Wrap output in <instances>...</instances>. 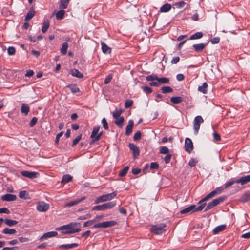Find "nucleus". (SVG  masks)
Segmentation results:
<instances>
[{"label":"nucleus","instance_id":"obj_11","mask_svg":"<svg viewBox=\"0 0 250 250\" xmlns=\"http://www.w3.org/2000/svg\"><path fill=\"white\" fill-rule=\"evenodd\" d=\"M193 148V145L192 142L189 138H186L185 141V150L190 153Z\"/></svg>","mask_w":250,"mask_h":250},{"label":"nucleus","instance_id":"obj_27","mask_svg":"<svg viewBox=\"0 0 250 250\" xmlns=\"http://www.w3.org/2000/svg\"><path fill=\"white\" fill-rule=\"evenodd\" d=\"M208 84L206 82L204 83L202 85L199 86L198 88V90L203 94L207 93Z\"/></svg>","mask_w":250,"mask_h":250},{"label":"nucleus","instance_id":"obj_16","mask_svg":"<svg viewBox=\"0 0 250 250\" xmlns=\"http://www.w3.org/2000/svg\"><path fill=\"white\" fill-rule=\"evenodd\" d=\"M133 125H134L133 121L132 120H130L128 121V124L126 127L125 134L127 136H129L131 134V133L132 132V128H133Z\"/></svg>","mask_w":250,"mask_h":250},{"label":"nucleus","instance_id":"obj_24","mask_svg":"<svg viewBox=\"0 0 250 250\" xmlns=\"http://www.w3.org/2000/svg\"><path fill=\"white\" fill-rule=\"evenodd\" d=\"M102 49L103 53L105 54H109L111 52V49L108 47L105 43L102 42Z\"/></svg>","mask_w":250,"mask_h":250},{"label":"nucleus","instance_id":"obj_22","mask_svg":"<svg viewBox=\"0 0 250 250\" xmlns=\"http://www.w3.org/2000/svg\"><path fill=\"white\" fill-rule=\"evenodd\" d=\"M35 12L32 7L30 9L25 18V21H28L31 20L35 15Z\"/></svg>","mask_w":250,"mask_h":250},{"label":"nucleus","instance_id":"obj_31","mask_svg":"<svg viewBox=\"0 0 250 250\" xmlns=\"http://www.w3.org/2000/svg\"><path fill=\"white\" fill-rule=\"evenodd\" d=\"M203 36V34L201 32H196L195 34L192 35L190 38L189 40H196L201 38Z\"/></svg>","mask_w":250,"mask_h":250},{"label":"nucleus","instance_id":"obj_6","mask_svg":"<svg viewBox=\"0 0 250 250\" xmlns=\"http://www.w3.org/2000/svg\"><path fill=\"white\" fill-rule=\"evenodd\" d=\"M100 128V127L99 126H95L93 128V131L90 135V138L93 142L99 140L103 134L102 131L99 132Z\"/></svg>","mask_w":250,"mask_h":250},{"label":"nucleus","instance_id":"obj_62","mask_svg":"<svg viewBox=\"0 0 250 250\" xmlns=\"http://www.w3.org/2000/svg\"><path fill=\"white\" fill-rule=\"evenodd\" d=\"M95 222V220H91L88 221H86L83 224V227H87L91 225Z\"/></svg>","mask_w":250,"mask_h":250},{"label":"nucleus","instance_id":"obj_2","mask_svg":"<svg viewBox=\"0 0 250 250\" xmlns=\"http://www.w3.org/2000/svg\"><path fill=\"white\" fill-rule=\"evenodd\" d=\"M117 195V192L114 191L111 193L104 194L98 197L94 202L95 204L110 201L114 198Z\"/></svg>","mask_w":250,"mask_h":250},{"label":"nucleus","instance_id":"obj_58","mask_svg":"<svg viewBox=\"0 0 250 250\" xmlns=\"http://www.w3.org/2000/svg\"><path fill=\"white\" fill-rule=\"evenodd\" d=\"M142 89L146 93H150L152 92V88L148 86H143L142 87Z\"/></svg>","mask_w":250,"mask_h":250},{"label":"nucleus","instance_id":"obj_45","mask_svg":"<svg viewBox=\"0 0 250 250\" xmlns=\"http://www.w3.org/2000/svg\"><path fill=\"white\" fill-rule=\"evenodd\" d=\"M206 206L207 205H206V203L202 204L201 205H200L198 207H197L195 205L194 212L200 211L202 210L204 208H206Z\"/></svg>","mask_w":250,"mask_h":250},{"label":"nucleus","instance_id":"obj_5","mask_svg":"<svg viewBox=\"0 0 250 250\" xmlns=\"http://www.w3.org/2000/svg\"><path fill=\"white\" fill-rule=\"evenodd\" d=\"M225 199V197L221 196L209 202L206 206L205 211H208L222 202Z\"/></svg>","mask_w":250,"mask_h":250},{"label":"nucleus","instance_id":"obj_51","mask_svg":"<svg viewBox=\"0 0 250 250\" xmlns=\"http://www.w3.org/2000/svg\"><path fill=\"white\" fill-rule=\"evenodd\" d=\"M234 183H236V180H232V181H230L229 182H227L225 184L224 188H227L231 186H232Z\"/></svg>","mask_w":250,"mask_h":250},{"label":"nucleus","instance_id":"obj_15","mask_svg":"<svg viewBox=\"0 0 250 250\" xmlns=\"http://www.w3.org/2000/svg\"><path fill=\"white\" fill-rule=\"evenodd\" d=\"M129 147L132 150L134 157H136L139 155V148L136 145L130 143L129 144Z\"/></svg>","mask_w":250,"mask_h":250},{"label":"nucleus","instance_id":"obj_38","mask_svg":"<svg viewBox=\"0 0 250 250\" xmlns=\"http://www.w3.org/2000/svg\"><path fill=\"white\" fill-rule=\"evenodd\" d=\"M104 228H108L110 227L113 226L117 224V222L115 221H105L103 222Z\"/></svg>","mask_w":250,"mask_h":250},{"label":"nucleus","instance_id":"obj_49","mask_svg":"<svg viewBox=\"0 0 250 250\" xmlns=\"http://www.w3.org/2000/svg\"><path fill=\"white\" fill-rule=\"evenodd\" d=\"M141 138V132L140 131H138L135 133L133 136L134 141L139 140Z\"/></svg>","mask_w":250,"mask_h":250},{"label":"nucleus","instance_id":"obj_55","mask_svg":"<svg viewBox=\"0 0 250 250\" xmlns=\"http://www.w3.org/2000/svg\"><path fill=\"white\" fill-rule=\"evenodd\" d=\"M113 78L112 74L108 75L105 79L104 83L105 84H108L111 81Z\"/></svg>","mask_w":250,"mask_h":250},{"label":"nucleus","instance_id":"obj_25","mask_svg":"<svg viewBox=\"0 0 250 250\" xmlns=\"http://www.w3.org/2000/svg\"><path fill=\"white\" fill-rule=\"evenodd\" d=\"M226 226L225 225L218 226L215 227L213 229V232L214 234H217L219 232L225 230L226 229Z\"/></svg>","mask_w":250,"mask_h":250},{"label":"nucleus","instance_id":"obj_4","mask_svg":"<svg viewBox=\"0 0 250 250\" xmlns=\"http://www.w3.org/2000/svg\"><path fill=\"white\" fill-rule=\"evenodd\" d=\"M224 188L223 187H219L216 188L215 190L210 192L208 194L206 197L201 199L199 202L198 204H202L203 202L208 200L211 198L214 197L216 194L221 193Z\"/></svg>","mask_w":250,"mask_h":250},{"label":"nucleus","instance_id":"obj_40","mask_svg":"<svg viewBox=\"0 0 250 250\" xmlns=\"http://www.w3.org/2000/svg\"><path fill=\"white\" fill-rule=\"evenodd\" d=\"M161 90L163 93H167L172 92L173 89L168 86H165L161 88Z\"/></svg>","mask_w":250,"mask_h":250},{"label":"nucleus","instance_id":"obj_7","mask_svg":"<svg viewBox=\"0 0 250 250\" xmlns=\"http://www.w3.org/2000/svg\"><path fill=\"white\" fill-rule=\"evenodd\" d=\"M165 227V224L163 223L153 226L151 228V231L156 235L162 234L165 231L164 228Z\"/></svg>","mask_w":250,"mask_h":250},{"label":"nucleus","instance_id":"obj_48","mask_svg":"<svg viewBox=\"0 0 250 250\" xmlns=\"http://www.w3.org/2000/svg\"><path fill=\"white\" fill-rule=\"evenodd\" d=\"M67 87L70 88L72 92L73 93H75L79 91V88L75 85H69Z\"/></svg>","mask_w":250,"mask_h":250},{"label":"nucleus","instance_id":"obj_21","mask_svg":"<svg viewBox=\"0 0 250 250\" xmlns=\"http://www.w3.org/2000/svg\"><path fill=\"white\" fill-rule=\"evenodd\" d=\"M29 110L30 107L29 105L26 104L22 103L21 107V113L25 115H27L28 114Z\"/></svg>","mask_w":250,"mask_h":250},{"label":"nucleus","instance_id":"obj_26","mask_svg":"<svg viewBox=\"0 0 250 250\" xmlns=\"http://www.w3.org/2000/svg\"><path fill=\"white\" fill-rule=\"evenodd\" d=\"M2 232L5 234H14L16 233V230L14 229H10L8 228H5L4 229Z\"/></svg>","mask_w":250,"mask_h":250},{"label":"nucleus","instance_id":"obj_59","mask_svg":"<svg viewBox=\"0 0 250 250\" xmlns=\"http://www.w3.org/2000/svg\"><path fill=\"white\" fill-rule=\"evenodd\" d=\"M185 2L184 1H180L178 2H176L174 4V5L178 8H182L184 7V6L185 5Z\"/></svg>","mask_w":250,"mask_h":250},{"label":"nucleus","instance_id":"obj_1","mask_svg":"<svg viewBox=\"0 0 250 250\" xmlns=\"http://www.w3.org/2000/svg\"><path fill=\"white\" fill-rule=\"evenodd\" d=\"M80 224L78 223L72 222L69 224L63 225L60 227L56 228L57 230H63V234H73L80 232L81 229L77 227Z\"/></svg>","mask_w":250,"mask_h":250},{"label":"nucleus","instance_id":"obj_34","mask_svg":"<svg viewBox=\"0 0 250 250\" xmlns=\"http://www.w3.org/2000/svg\"><path fill=\"white\" fill-rule=\"evenodd\" d=\"M64 14L65 11L63 10L58 11L56 14V18L57 20H60L62 19L63 18Z\"/></svg>","mask_w":250,"mask_h":250},{"label":"nucleus","instance_id":"obj_12","mask_svg":"<svg viewBox=\"0 0 250 250\" xmlns=\"http://www.w3.org/2000/svg\"><path fill=\"white\" fill-rule=\"evenodd\" d=\"M17 196L14 194H6L1 197V199L5 201H13L16 200Z\"/></svg>","mask_w":250,"mask_h":250},{"label":"nucleus","instance_id":"obj_28","mask_svg":"<svg viewBox=\"0 0 250 250\" xmlns=\"http://www.w3.org/2000/svg\"><path fill=\"white\" fill-rule=\"evenodd\" d=\"M116 121H115V124L119 127L122 128L123 126V123L125 121V119L123 117H119L117 119H116Z\"/></svg>","mask_w":250,"mask_h":250},{"label":"nucleus","instance_id":"obj_64","mask_svg":"<svg viewBox=\"0 0 250 250\" xmlns=\"http://www.w3.org/2000/svg\"><path fill=\"white\" fill-rule=\"evenodd\" d=\"M159 167L158 164L156 162H152L150 164V168L151 169H156Z\"/></svg>","mask_w":250,"mask_h":250},{"label":"nucleus","instance_id":"obj_46","mask_svg":"<svg viewBox=\"0 0 250 250\" xmlns=\"http://www.w3.org/2000/svg\"><path fill=\"white\" fill-rule=\"evenodd\" d=\"M19 197L21 198L26 199L28 198V194L26 191H21L19 193Z\"/></svg>","mask_w":250,"mask_h":250},{"label":"nucleus","instance_id":"obj_20","mask_svg":"<svg viewBox=\"0 0 250 250\" xmlns=\"http://www.w3.org/2000/svg\"><path fill=\"white\" fill-rule=\"evenodd\" d=\"M79 244L78 243H72L68 244H63L60 245L59 247L62 249H71L78 247Z\"/></svg>","mask_w":250,"mask_h":250},{"label":"nucleus","instance_id":"obj_52","mask_svg":"<svg viewBox=\"0 0 250 250\" xmlns=\"http://www.w3.org/2000/svg\"><path fill=\"white\" fill-rule=\"evenodd\" d=\"M102 123L103 124V127L105 129V130H108V123L106 121V120L105 118H104L102 119Z\"/></svg>","mask_w":250,"mask_h":250},{"label":"nucleus","instance_id":"obj_23","mask_svg":"<svg viewBox=\"0 0 250 250\" xmlns=\"http://www.w3.org/2000/svg\"><path fill=\"white\" fill-rule=\"evenodd\" d=\"M84 199H85V197H84L81 199L69 202L67 203V204H66L65 207H72V206L76 205V204L79 203L80 202H81L82 201H83Z\"/></svg>","mask_w":250,"mask_h":250},{"label":"nucleus","instance_id":"obj_30","mask_svg":"<svg viewBox=\"0 0 250 250\" xmlns=\"http://www.w3.org/2000/svg\"><path fill=\"white\" fill-rule=\"evenodd\" d=\"M171 8V6L169 3L164 4L160 8V11L162 12H167Z\"/></svg>","mask_w":250,"mask_h":250},{"label":"nucleus","instance_id":"obj_57","mask_svg":"<svg viewBox=\"0 0 250 250\" xmlns=\"http://www.w3.org/2000/svg\"><path fill=\"white\" fill-rule=\"evenodd\" d=\"M91 215L90 213H87L84 215L81 216L78 218V220H86L91 217Z\"/></svg>","mask_w":250,"mask_h":250},{"label":"nucleus","instance_id":"obj_8","mask_svg":"<svg viewBox=\"0 0 250 250\" xmlns=\"http://www.w3.org/2000/svg\"><path fill=\"white\" fill-rule=\"evenodd\" d=\"M204 120L201 116H196L194 120L193 128L195 134H197L199 131L200 124L203 123Z\"/></svg>","mask_w":250,"mask_h":250},{"label":"nucleus","instance_id":"obj_39","mask_svg":"<svg viewBox=\"0 0 250 250\" xmlns=\"http://www.w3.org/2000/svg\"><path fill=\"white\" fill-rule=\"evenodd\" d=\"M49 27V23L48 21H44L43 26L42 27V31L43 33H45Z\"/></svg>","mask_w":250,"mask_h":250},{"label":"nucleus","instance_id":"obj_50","mask_svg":"<svg viewBox=\"0 0 250 250\" xmlns=\"http://www.w3.org/2000/svg\"><path fill=\"white\" fill-rule=\"evenodd\" d=\"M82 134H80L79 135H78L73 141V143H72V146H76L78 143V142H79V141L82 138Z\"/></svg>","mask_w":250,"mask_h":250},{"label":"nucleus","instance_id":"obj_32","mask_svg":"<svg viewBox=\"0 0 250 250\" xmlns=\"http://www.w3.org/2000/svg\"><path fill=\"white\" fill-rule=\"evenodd\" d=\"M4 221L6 225L10 227L15 226L18 223L17 221L9 219H5Z\"/></svg>","mask_w":250,"mask_h":250},{"label":"nucleus","instance_id":"obj_61","mask_svg":"<svg viewBox=\"0 0 250 250\" xmlns=\"http://www.w3.org/2000/svg\"><path fill=\"white\" fill-rule=\"evenodd\" d=\"M63 132L62 131V132H60L59 133H58L56 135V139H55V143L56 144H58L60 137H62L63 135Z\"/></svg>","mask_w":250,"mask_h":250},{"label":"nucleus","instance_id":"obj_63","mask_svg":"<svg viewBox=\"0 0 250 250\" xmlns=\"http://www.w3.org/2000/svg\"><path fill=\"white\" fill-rule=\"evenodd\" d=\"M213 139L215 141H218L220 140L221 137H220V135L219 134H218L216 132H214L213 133Z\"/></svg>","mask_w":250,"mask_h":250},{"label":"nucleus","instance_id":"obj_19","mask_svg":"<svg viewBox=\"0 0 250 250\" xmlns=\"http://www.w3.org/2000/svg\"><path fill=\"white\" fill-rule=\"evenodd\" d=\"M70 74L78 78H82L83 77V74L81 73L78 70L76 69H73L70 70Z\"/></svg>","mask_w":250,"mask_h":250},{"label":"nucleus","instance_id":"obj_3","mask_svg":"<svg viewBox=\"0 0 250 250\" xmlns=\"http://www.w3.org/2000/svg\"><path fill=\"white\" fill-rule=\"evenodd\" d=\"M116 205V203L115 201H111L109 202L106 203L105 204L97 205L94 206L92 208L93 210H104L107 209H110L114 207H115Z\"/></svg>","mask_w":250,"mask_h":250},{"label":"nucleus","instance_id":"obj_54","mask_svg":"<svg viewBox=\"0 0 250 250\" xmlns=\"http://www.w3.org/2000/svg\"><path fill=\"white\" fill-rule=\"evenodd\" d=\"M133 104V101L131 100H126L125 104V108L130 107Z\"/></svg>","mask_w":250,"mask_h":250},{"label":"nucleus","instance_id":"obj_43","mask_svg":"<svg viewBox=\"0 0 250 250\" xmlns=\"http://www.w3.org/2000/svg\"><path fill=\"white\" fill-rule=\"evenodd\" d=\"M129 169V167L128 166L125 167L120 172L119 175L121 177L125 176L128 172Z\"/></svg>","mask_w":250,"mask_h":250},{"label":"nucleus","instance_id":"obj_29","mask_svg":"<svg viewBox=\"0 0 250 250\" xmlns=\"http://www.w3.org/2000/svg\"><path fill=\"white\" fill-rule=\"evenodd\" d=\"M72 177L69 175L66 174L63 176L62 179V180L61 183L62 184H66L72 180Z\"/></svg>","mask_w":250,"mask_h":250},{"label":"nucleus","instance_id":"obj_10","mask_svg":"<svg viewBox=\"0 0 250 250\" xmlns=\"http://www.w3.org/2000/svg\"><path fill=\"white\" fill-rule=\"evenodd\" d=\"M37 209L39 212H45L49 208V205L44 202H39L37 204Z\"/></svg>","mask_w":250,"mask_h":250},{"label":"nucleus","instance_id":"obj_33","mask_svg":"<svg viewBox=\"0 0 250 250\" xmlns=\"http://www.w3.org/2000/svg\"><path fill=\"white\" fill-rule=\"evenodd\" d=\"M182 100L183 98L180 96L172 97L170 98V101L174 104L180 103Z\"/></svg>","mask_w":250,"mask_h":250},{"label":"nucleus","instance_id":"obj_18","mask_svg":"<svg viewBox=\"0 0 250 250\" xmlns=\"http://www.w3.org/2000/svg\"><path fill=\"white\" fill-rule=\"evenodd\" d=\"M206 46V44L201 43L193 45V47L195 51L201 52L204 50Z\"/></svg>","mask_w":250,"mask_h":250},{"label":"nucleus","instance_id":"obj_47","mask_svg":"<svg viewBox=\"0 0 250 250\" xmlns=\"http://www.w3.org/2000/svg\"><path fill=\"white\" fill-rule=\"evenodd\" d=\"M158 77L156 75H151L146 77V80L148 81H157Z\"/></svg>","mask_w":250,"mask_h":250},{"label":"nucleus","instance_id":"obj_42","mask_svg":"<svg viewBox=\"0 0 250 250\" xmlns=\"http://www.w3.org/2000/svg\"><path fill=\"white\" fill-rule=\"evenodd\" d=\"M160 153L163 154H167L170 153L169 149L165 146L160 147Z\"/></svg>","mask_w":250,"mask_h":250},{"label":"nucleus","instance_id":"obj_56","mask_svg":"<svg viewBox=\"0 0 250 250\" xmlns=\"http://www.w3.org/2000/svg\"><path fill=\"white\" fill-rule=\"evenodd\" d=\"M38 121V118L36 117H33L31 120L30 121V122L29 123V125L30 127H33L37 123Z\"/></svg>","mask_w":250,"mask_h":250},{"label":"nucleus","instance_id":"obj_35","mask_svg":"<svg viewBox=\"0 0 250 250\" xmlns=\"http://www.w3.org/2000/svg\"><path fill=\"white\" fill-rule=\"evenodd\" d=\"M68 47L67 42H65L63 43L62 48L60 49V52L62 55H65L67 53V50Z\"/></svg>","mask_w":250,"mask_h":250},{"label":"nucleus","instance_id":"obj_53","mask_svg":"<svg viewBox=\"0 0 250 250\" xmlns=\"http://www.w3.org/2000/svg\"><path fill=\"white\" fill-rule=\"evenodd\" d=\"M7 52L9 55H13L15 53V48L14 47H9L7 49Z\"/></svg>","mask_w":250,"mask_h":250},{"label":"nucleus","instance_id":"obj_36","mask_svg":"<svg viewBox=\"0 0 250 250\" xmlns=\"http://www.w3.org/2000/svg\"><path fill=\"white\" fill-rule=\"evenodd\" d=\"M241 200L243 202H247L250 200V192L248 191L242 195Z\"/></svg>","mask_w":250,"mask_h":250},{"label":"nucleus","instance_id":"obj_9","mask_svg":"<svg viewBox=\"0 0 250 250\" xmlns=\"http://www.w3.org/2000/svg\"><path fill=\"white\" fill-rule=\"evenodd\" d=\"M21 174L25 177L33 179L39 176V173L35 171H22Z\"/></svg>","mask_w":250,"mask_h":250},{"label":"nucleus","instance_id":"obj_60","mask_svg":"<svg viewBox=\"0 0 250 250\" xmlns=\"http://www.w3.org/2000/svg\"><path fill=\"white\" fill-rule=\"evenodd\" d=\"M171 158V154L170 153L167 154L164 158L165 162L166 164L170 162V160Z\"/></svg>","mask_w":250,"mask_h":250},{"label":"nucleus","instance_id":"obj_44","mask_svg":"<svg viewBox=\"0 0 250 250\" xmlns=\"http://www.w3.org/2000/svg\"><path fill=\"white\" fill-rule=\"evenodd\" d=\"M123 111L122 110H116L113 112V116L114 119H117L119 117H121V115Z\"/></svg>","mask_w":250,"mask_h":250},{"label":"nucleus","instance_id":"obj_41","mask_svg":"<svg viewBox=\"0 0 250 250\" xmlns=\"http://www.w3.org/2000/svg\"><path fill=\"white\" fill-rule=\"evenodd\" d=\"M68 0H61L60 4V7L62 9H66L67 7Z\"/></svg>","mask_w":250,"mask_h":250},{"label":"nucleus","instance_id":"obj_14","mask_svg":"<svg viewBox=\"0 0 250 250\" xmlns=\"http://www.w3.org/2000/svg\"><path fill=\"white\" fill-rule=\"evenodd\" d=\"M236 183H240L243 185L250 182V175L242 176L236 180Z\"/></svg>","mask_w":250,"mask_h":250},{"label":"nucleus","instance_id":"obj_13","mask_svg":"<svg viewBox=\"0 0 250 250\" xmlns=\"http://www.w3.org/2000/svg\"><path fill=\"white\" fill-rule=\"evenodd\" d=\"M58 234L57 232L56 231H50L45 233L43 234L40 238V241H42L44 239H47L48 238L55 237L57 236Z\"/></svg>","mask_w":250,"mask_h":250},{"label":"nucleus","instance_id":"obj_37","mask_svg":"<svg viewBox=\"0 0 250 250\" xmlns=\"http://www.w3.org/2000/svg\"><path fill=\"white\" fill-rule=\"evenodd\" d=\"M157 81L159 82V84L160 85L162 84L168 83L169 82V80L168 78L166 77H158Z\"/></svg>","mask_w":250,"mask_h":250},{"label":"nucleus","instance_id":"obj_17","mask_svg":"<svg viewBox=\"0 0 250 250\" xmlns=\"http://www.w3.org/2000/svg\"><path fill=\"white\" fill-rule=\"evenodd\" d=\"M195 205H192L180 211L181 214L194 212Z\"/></svg>","mask_w":250,"mask_h":250}]
</instances>
